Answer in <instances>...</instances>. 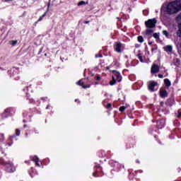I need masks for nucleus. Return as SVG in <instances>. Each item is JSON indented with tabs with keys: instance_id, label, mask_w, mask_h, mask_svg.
<instances>
[{
	"instance_id": "obj_1",
	"label": "nucleus",
	"mask_w": 181,
	"mask_h": 181,
	"mask_svg": "<svg viewBox=\"0 0 181 181\" xmlns=\"http://www.w3.org/2000/svg\"><path fill=\"white\" fill-rule=\"evenodd\" d=\"M181 11V1H174L168 3H165L161 6V16H163L165 13L168 15H173Z\"/></svg>"
},
{
	"instance_id": "obj_2",
	"label": "nucleus",
	"mask_w": 181,
	"mask_h": 181,
	"mask_svg": "<svg viewBox=\"0 0 181 181\" xmlns=\"http://www.w3.org/2000/svg\"><path fill=\"white\" fill-rule=\"evenodd\" d=\"M146 28H155L156 25V18L149 19L145 22Z\"/></svg>"
},
{
	"instance_id": "obj_3",
	"label": "nucleus",
	"mask_w": 181,
	"mask_h": 181,
	"mask_svg": "<svg viewBox=\"0 0 181 181\" xmlns=\"http://www.w3.org/2000/svg\"><path fill=\"white\" fill-rule=\"evenodd\" d=\"M156 87H158V83L156 81H152L148 83V90H150V91H155V90H158Z\"/></svg>"
},
{
	"instance_id": "obj_4",
	"label": "nucleus",
	"mask_w": 181,
	"mask_h": 181,
	"mask_svg": "<svg viewBox=\"0 0 181 181\" xmlns=\"http://www.w3.org/2000/svg\"><path fill=\"white\" fill-rule=\"evenodd\" d=\"M112 80H116L117 81H121L122 80V76L121 74L116 71H113Z\"/></svg>"
},
{
	"instance_id": "obj_5",
	"label": "nucleus",
	"mask_w": 181,
	"mask_h": 181,
	"mask_svg": "<svg viewBox=\"0 0 181 181\" xmlns=\"http://www.w3.org/2000/svg\"><path fill=\"white\" fill-rule=\"evenodd\" d=\"M115 50L117 53H121V52H122V44L120 42L116 43L115 45Z\"/></svg>"
},
{
	"instance_id": "obj_6",
	"label": "nucleus",
	"mask_w": 181,
	"mask_h": 181,
	"mask_svg": "<svg viewBox=\"0 0 181 181\" xmlns=\"http://www.w3.org/2000/svg\"><path fill=\"white\" fill-rule=\"evenodd\" d=\"M31 160H33V162L35 163V165L37 166H38L39 168H40V164L39 163V158H37V156H31L30 157Z\"/></svg>"
},
{
	"instance_id": "obj_7",
	"label": "nucleus",
	"mask_w": 181,
	"mask_h": 181,
	"mask_svg": "<svg viewBox=\"0 0 181 181\" xmlns=\"http://www.w3.org/2000/svg\"><path fill=\"white\" fill-rule=\"evenodd\" d=\"M151 73H159V66L156 65V64H153L151 66Z\"/></svg>"
},
{
	"instance_id": "obj_8",
	"label": "nucleus",
	"mask_w": 181,
	"mask_h": 181,
	"mask_svg": "<svg viewBox=\"0 0 181 181\" xmlns=\"http://www.w3.org/2000/svg\"><path fill=\"white\" fill-rule=\"evenodd\" d=\"M16 168L12 164H8L7 165V172H15Z\"/></svg>"
},
{
	"instance_id": "obj_9",
	"label": "nucleus",
	"mask_w": 181,
	"mask_h": 181,
	"mask_svg": "<svg viewBox=\"0 0 181 181\" xmlns=\"http://www.w3.org/2000/svg\"><path fill=\"white\" fill-rule=\"evenodd\" d=\"M173 47H172V45H167L165 47H164V50L165 52H167L168 53H170L173 50Z\"/></svg>"
},
{
	"instance_id": "obj_10",
	"label": "nucleus",
	"mask_w": 181,
	"mask_h": 181,
	"mask_svg": "<svg viewBox=\"0 0 181 181\" xmlns=\"http://www.w3.org/2000/svg\"><path fill=\"white\" fill-rule=\"evenodd\" d=\"M160 95L163 98H164L165 97H168V92L166 90H161L160 91Z\"/></svg>"
},
{
	"instance_id": "obj_11",
	"label": "nucleus",
	"mask_w": 181,
	"mask_h": 181,
	"mask_svg": "<svg viewBox=\"0 0 181 181\" xmlns=\"http://www.w3.org/2000/svg\"><path fill=\"white\" fill-rule=\"evenodd\" d=\"M76 84L78 85V86H82V87L83 88H88L89 87H90V86H84V82H83V80H80V81H78V82H76Z\"/></svg>"
},
{
	"instance_id": "obj_12",
	"label": "nucleus",
	"mask_w": 181,
	"mask_h": 181,
	"mask_svg": "<svg viewBox=\"0 0 181 181\" xmlns=\"http://www.w3.org/2000/svg\"><path fill=\"white\" fill-rule=\"evenodd\" d=\"M164 83L165 84V86H167V87H170V81H169V79H168V78H165V79H164Z\"/></svg>"
},
{
	"instance_id": "obj_13",
	"label": "nucleus",
	"mask_w": 181,
	"mask_h": 181,
	"mask_svg": "<svg viewBox=\"0 0 181 181\" xmlns=\"http://www.w3.org/2000/svg\"><path fill=\"white\" fill-rule=\"evenodd\" d=\"M158 127L159 128H162V127H163V125H165V120L162 119L160 120V122H158Z\"/></svg>"
},
{
	"instance_id": "obj_14",
	"label": "nucleus",
	"mask_w": 181,
	"mask_h": 181,
	"mask_svg": "<svg viewBox=\"0 0 181 181\" xmlns=\"http://www.w3.org/2000/svg\"><path fill=\"white\" fill-rule=\"evenodd\" d=\"M178 28H179V30L177 33V36L181 37V24H179Z\"/></svg>"
},
{
	"instance_id": "obj_15",
	"label": "nucleus",
	"mask_w": 181,
	"mask_h": 181,
	"mask_svg": "<svg viewBox=\"0 0 181 181\" xmlns=\"http://www.w3.org/2000/svg\"><path fill=\"white\" fill-rule=\"evenodd\" d=\"M152 32H153V30L151 28H149L146 30V35H151V33H152Z\"/></svg>"
},
{
	"instance_id": "obj_16",
	"label": "nucleus",
	"mask_w": 181,
	"mask_h": 181,
	"mask_svg": "<svg viewBox=\"0 0 181 181\" xmlns=\"http://www.w3.org/2000/svg\"><path fill=\"white\" fill-rule=\"evenodd\" d=\"M138 41H139L140 43H143V42H144V37H142V36H139V37H138Z\"/></svg>"
},
{
	"instance_id": "obj_17",
	"label": "nucleus",
	"mask_w": 181,
	"mask_h": 181,
	"mask_svg": "<svg viewBox=\"0 0 181 181\" xmlns=\"http://www.w3.org/2000/svg\"><path fill=\"white\" fill-rule=\"evenodd\" d=\"M11 45H12V46H15V45H16V43H18V40H11L10 42Z\"/></svg>"
},
{
	"instance_id": "obj_18",
	"label": "nucleus",
	"mask_w": 181,
	"mask_h": 181,
	"mask_svg": "<svg viewBox=\"0 0 181 181\" xmlns=\"http://www.w3.org/2000/svg\"><path fill=\"white\" fill-rule=\"evenodd\" d=\"M163 35H164V36H166V37L169 36V33L166 30L163 31Z\"/></svg>"
},
{
	"instance_id": "obj_19",
	"label": "nucleus",
	"mask_w": 181,
	"mask_h": 181,
	"mask_svg": "<svg viewBox=\"0 0 181 181\" xmlns=\"http://www.w3.org/2000/svg\"><path fill=\"white\" fill-rule=\"evenodd\" d=\"M126 109H127L126 107L122 106L119 107V111H121V112H123V111H125Z\"/></svg>"
},
{
	"instance_id": "obj_20",
	"label": "nucleus",
	"mask_w": 181,
	"mask_h": 181,
	"mask_svg": "<svg viewBox=\"0 0 181 181\" xmlns=\"http://www.w3.org/2000/svg\"><path fill=\"white\" fill-rule=\"evenodd\" d=\"M81 5H86V1H81L78 4V6H81Z\"/></svg>"
},
{
	"instance_id": "obj_21",
	"label": "nucleus",
	"mask_w": 181,
	"mask_h": 181,
	"mask_svg": "<svg viewBox=\"0 0 181 181\" xmlns=\"http://www.w3.org/2000/svg\"><path fill=\"white\" fill-rule=\"evenodd\" d=\"M116 81H117L115 79H112V81H111L110 82V86H114V84H115Z\"/></svg>"
},
{
	"instance_id": "obj_22",
	"label": "nucleus",
	"mask_w": 181,
	"mask_h": 181,
	"mask_svg": "<svg viewBox=\"0 0 181 181\" xmlns=\"http://www.w3.org/2000/svg\"><path fill=\"white\" fill-rule=\"evenodd\" d=\"M16 135L17 136H19V135H21V130L16 129Z\"/></svg>"
},
{
	"instance_id": "obj_23",
	"label": "nucleus",
	"mask_w": 181,
	"mask_h": 181,
	"mask_svg": "<svg viewBox=\"0 0 181 181\" xmlns=\"http://www.w3.org/2000/svg\"><path fill=\"white\" fill-rule=\"evenodd\" d=\"M153 36L155 39H159V34L158 33H154Z\"/></svg>"
},
{
	"instance_id": "obj_24",
	"label": "nucleus",
	"mask_w": 181,
	"mask_h": 181,
	"mask_svg": "<svg viewBox=\"0 0 181 181\" xmlns=\"http://www.w3.org/2000/svg\"><path fill=\"white\" fill-rule=\"evenodd\" d=\"M43 16H41L40 18H39V19L37 20V22H40V21H43Z\"/></svg>"
},
{
	"instance_id": "obj_25",
	"label": "nucleus",
	"mask_w": 181,
	"mask_h": 181,
	"mask_svg": "<svg viewBox=\"0 0 181 181\" xmlns=\"http://www.w3.org/2000/svg\"><path fill=\"white\" fill-rule=\"evenodd\" d=\"M112 106V105H111V103H108L106 108H111V107Z\"/></svg>"
},
{
	"instance_id": "obj_26",
	"label": "nucleus",
	"mask_w": 181,
	"mask_h": 181,
	"mask_svg": "<svg viewBox=\"0 0 181 181\" xmlns=\"http://www.w3.org/2000/svg\"><path fill=\"white\" fill-rule=\"evenodd\" d=\"M0 138H1L0 141H4V134H0Z\"/></svg>"
},
{
	"instance_id": "obj_27",
	"label": "nucleus",
	"mask_w": 181,
	"mask_h": 181,
	"mask_svg": "<svg viewBox=\"0 0 181 181\" xmlns=\"http://www.w3.org/2000/svg\"><path fill=\"white\" fill-rule=\"evenodd\" d=\"M139 59L140 60V62H144V60L142 59V57L141 56H139Z\"/></svg>"
},
{
	"instance_id": "obj_28",
	"label": "nucleus",
	"mask_w": 181,
	"mask_h": 181,
	"mask_svg": "<svg viewBox=\"0 0 181 181\" xmlns=\"http://www.w3.org/2000/svg\"><path fill=\"white\" fill-rule=\"evenodd\" d=\"M158 77H159V78H163V75H162V74H158Z\"/></svg>"
},
{
	"instance_id": "obj_29",
	"label": "nucleus",
	"mask_w": 181,
	"mask_h": 181,
	"mask_svg": "<svg viewBox=\"0 0 181 181\" xmlns=\"http://www.w3.org/2000/svg\"><path fill=\"white\" fill-rule=\"evenodd\" d=\"M96 80H98V81H99V80H101V76H97Z\"/></svg>"
},
{
	"instance_id": "obj_30",
	"label": "nucleus",
	"mask_w": 181,
	"mask_h": 181,
	"mask_svg": "<svg viewBox=\"0 0 181 181\" xmlns=\"http://www.w3.org/2000/svg\"><path fill=\"white\" fill-rule=\"evenodd\" d=\"M95 57H103V56L101 54H96Z\"/></svg>"
},
{
	"instance_id": "obj_31",
	"label": "nucleus",
	"mask_w": 181,
	"mask_h": 181,
	"mask_svg": "<svg viewBox=\"0 0 181 181\" xmlns=\"http://www.w3.org/2000/svg\"><path fill=\"white\" fill-rule=\"evenodd\" d=\"M46 15H47V12H45L42 16V18H45V16H46Z\"/></svg>"
},
{
	"instance_id": "obj_32",
	"label": "nucleus",
	"mask_w": 181,
	"mask_h": 181,
	"mask_svg": "<svg viewBox=\"0 0 181 181\" xmlns=\"http://www.w3.org/2000/svg\"><path fill=\"white\" fill-rule=\"evenodd\" d=\"M9 111H10V109H6L5 110V112H9Z\"/></svg>"
},
{
	"instance_id": "obj_33",
	"label": "nucleus",
	"mask_w": 181,
	"mask_h": 181,
	"mask_svg": "<svg viewBox=\"0 0 181 181\" xmlns=\"http://www.w3.org/2000/svg\"><path fill=\"white\" fill-rule=\"evenodd\" d=\"M13 0H4L5 2H11Z\"/></svg>"
},
{
	"instance_id": "obj_34",
	"label": "nucleus",
	"mask_w": 181,
	"mask_h": 181,
	"mask_svg": "<svg viewBox=\"0 0 181 181\" xmlns=\"http://www.w3.org/2000/svg\"><path fill=\"white\" fill-rule=\"evenodd\" d=\"M178 18L181 19V13L178 16Z\"/></svg>"
},
{
	"instance_id": "obj_35",
	"label": "nucleus",
	"mask_w": 181,
	"mask_h": 181,
	"mask_svg": "<svg viewBox=\"0 0 181 181\" xmlns=\"http://www.w3.org/2000/svg\"><path fill=\"white\" fill-rule=\"evenodd\" d=\"M93 176L95 177H97V175H95V173H93Z\"/></svg>"
},
{
	"instance_id": "obj_36",
	"label": "nucleus",
	"mask_w": 181,
	"mask_h": 181,
	"mask_svg": "<svg viewBox=\"0 0 181 181\" xmlns=\"http://www.w3.org/2000/svg\"><path fill=\"white\" fill-rule=\"evenodd\" d=\"M178 117H181V113H179V115H178Z\"/></svg>"
},
{
	"instance_id": "obj_37",
	"label": "nucleus",
	"mask_w": 181,
	"mask_h": 181,
	"mask_svg": "<svg viewBox=\"0 0 181 181\" xmlns=\"http://www.w3.org/2000/svg\"><path fill=\"white\" fill-rule=\"evenodd\" d=\"M86 23H88V21H86Z\"/></svg>"
},
{
	"instance_id": "obj_38",
	"label": "nucleus",
	"mask_w": 181,
	"mask_h": 181,
	"mask_svg": "<svg viewBox=\"0 0 181 181\" xmlns=\"http://www.w3.org/2000/svg\"><path fill=\"white\" fill-rule=\"evenodd\" d=\"M49 6L48 5V9H49Z\"/></svg>"
},
{
	"instance_id": "obj_39",
	"label": "nucleus",
	"mask_w": 181,
	"mask_h": 181,
	"mask_svg": "<svg viewBox=\"0 0 181 181\" xmlns=\"http://www.w3.org/2000/svg\"><path fill=\"white\" fill-rule=\"evenodd\" d=\"M75 101H77V99H76Z\"/></svg>"
}]
</instances>
